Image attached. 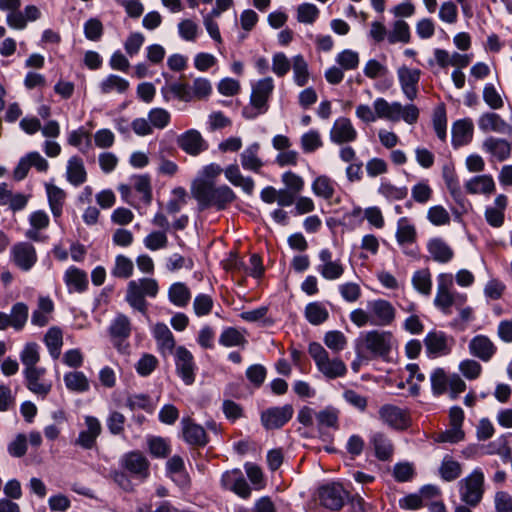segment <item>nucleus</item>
Listing matches in <instances>:
<instances>
[{
  "label": "nucleus",
  "mask_w": 512,
  "mask_h": 512,
  "mask_svg": "<svg viewBox=\"0 0 512 512\" xmlns=\"http://www.w3.org/2000/svg\"><path fill=\"white\" fill-rule=\"evenodd\" d=\"M355 115L366 124L381 119L393 123L402 120L408 125H414L418 122L420 110L413 103L403 105L399 101L389 102L383 97H377L373 101L372 107L367 104H359L356 107Z\"/></svg>",
  "instance_id": "nucleus-1"
},
{
  "label": "nucleus",
  "mask_w": 512,
  "mask_h": 512,
  "mask_svg": "<svg viewBox=\"0 0 512 512\" xmlns=\"http://www.w3.org/2000/svg\"><path fill=\"white\" fill-rule=\"evenodd\" d=\"M437 289L434 298V306L444 314L451 313V307L459 309V317L463 322H470L474 319V311L471 307H463L467 301V295L453 289V275L451 273H440L437 278Z\"/></svg>",
  "instance_id": "nucleus-2"
},
{
  "label": "nucleus",
  "mask_w": 512,
  "mask_h": 512,
  "mask_svg": "<svg viewBox=\"0 0 512 512\" xmlns=\"http://www.w3.org/2000/svg\"><path fill=\"white\" fill-rule=\"evenodd\" d=\"M396 315V308L390 301L378 298L368 301L366 309L352 310L349 319L358 328L365 326L387 327L394 323Z\"/></svg>",
  "instance_id": "nucleus-3"
},
{
  "label": "nucleus",
  "mask_w": 512,
  "mask_h": 512,
  "mask_svg": "<svg viewBox=\"0 0 512 512\" xmlns=\"http://www.w3.org/2000/svg\"><path fill=\"white\" fill-rule=\"evenodd\" d=\"M191 193L198 203L199 211L209 208L224 210L231 204L236 196L227 185L216 186L213 181L195 180L191 187Z\"/></svg>",
  "instance_id": "nucleus-4"
},
{
  "label": "nucleus",
  "mask_w": 512,
  "mask_h": 512,
  "mask_svg": "<svg viewBox=\"0 0 512 512\" xmlns=\"http://www.w3.org/2000/svg\"><path fill=\"white\" fill-rule=\"evenodd\" d=\"M394 336L390 331L370 330L361 333L355 343V351L364 352L371 358L385 359L391 353Z\"/></svg>",
  "instance_id": "nucleus-5"
},
{
  "label": "nucleus",
  "mask_w": 512,
  "mask_h": 512,
  "mask_svg": "<svg viewBox=\"0 0 512 512\" xmlns=\"http://www.w3.org/2000/svg\"><path fill=\"white\" fill-rule=\"evenodd\" d=\"M159 293L158 281L154 278H140L131 280L127 284L125 300L129 306L142 313L146 314L148 310V302L145 297L155 298Z\"/></svg>",
  "instance_id": "nucleus-6"
},
{
  "label": "nucleus",
  "mask_w": 512,
  "mask_h": 512,
  "mask_svg": "<svg viewBox=\"0 0 512 512\" xmlns=\"http://www.w3.org/2000/svg\"><path fill=\"white\" fill-rule=\"evenodd\" d=\"M274 87V80L271 77L260 79L252 85L249 105L242 110L245 119H255L269 110V100Z\"/></svg>",
  "instance_id": "nucleus-7"
},
{
  "label": "nucleus",
  "mask_w": 512,
  "mask_h": 512,
  "mask_svg": "<svg viewBox=\"0 0 512 512\" xmlns=\"http://www.w3.org/2000/svg\"><path fill=\"white\" fill-rule=\"evenodd\" d=\"M308 353L313 359L318 371L327 379L344 377L347 374V366L339 357H330L328 351L318 342H311Z\"/></svg>",
  "instance_id": "nucleus-8"
},
{
  "label": "nucleus",
  "mask_w": 512,
  "mask_h": 512,
  "mask_svg": "<svg viewBox=\"0 0 512 512\" xmlns=\"http://www.w3.org/2000/svg\"><path fill=\"white\" fill-rule=\"evenodd\" d=\"M485 476L480 468H475L469 475L460 480V499L470 507H476L483 498Z\"/></svg>",
  "instance_id": "nucleus-9"
},
{
  "label": "nucleus",
  "mask_w": 512,
  "mask_h": 512,
  "mask_svg": "<svg viewBox=\"0 0 512 512\" xmlns=\"http://www.w3.org/2000/svg\"><path fill=\"white\" fill-rule=\"evenodd\" d=\"M119 462L123 470L136 480L143 482L150 476V462L138 450L125 453Z\"/></svg>",
  "instance_id": "nucleus-10"
},
{
  "label": "nucleus",
  "mask_w": 512,
  "mask_h": 512,
  "mask_svg": "<svg viewBox=\"0 0 512 512\" xmlns=\"http://www.w3.org/2000/svg\"><path fill=\"white\" fill-rule=\"evenodd\" d=\"M175 370L186 385L195 382L197 365L193 354L185 346H177L174 353Z\"/></svg>",
  "instance_id": "nucleus-11"
},
{
  "label": "nucleus",
  "mask_w": 512,
  "mask_h": 512,
  "mask_svg": "<svg viewBox=\"0 0 512 512\" xmlns=\"http://www.w3.org/2000/svg\"><path fill=\"white\" fill-rule=\"evenodd\" d=\"M396 73L403 96L410 102L414 101L419 94V83L422 71L418 68L402 65L397 69Z\"/></svg>",
  "instance_id": "nucleus-12"
},
{
  "label": "nucleus",
  "mask_w": 512,
  "mask_h": 512,
  "mask_svg": "<svg viewBox=\"0 0 512 512\" xmlns=\"http://www.w3.org/2000/svg\"><path fill=\"white\" fill-rule=\"evenodd\" d=\"M464 421V411L462 408L455 406L449 412V428L445 431L438 433L435 436V441L439 443H458L465 438V433L462 429Z\"/></svg>",
  "instance_id": "nucleus-13"
},
{
  "label": "nucleus",
  "mask_w": 512,
  "mask_h": 512,
  "mask_svg": "<svg viewBox=\"0 0 512 512\" xmlns=\"http://www.w3.org/2000/svg\"><path fill=\"white\" fill-rule=\"evenodd\" d=\"M46 372L44 367L39 366L23 369L27 389L42 399L46 398L52 390V382L46 379Z\"/></svg>",
  "instance_id": "nucleus-14"
},
{
  "label": "nucleus",
  "mask_w": 512,
  "mask_h": 512,
  "mask_svg": "<svg viewBox=\"0 0 512 512\" xmlns=\"http://www.w3.org/2000/svg\"><path fill=\"white\" fill-rule=\"evenodd\" d=\"M294 408L291 404L267 408L261 413L260 419L267 430L280 429L293 417Z\"/></svg>",
  "instance_id": "nucleus-15"
},
{
  "label": "nucleus",
  "mask_w": 512,
  "mask_h": 512,
  "mask_svg": "<svg viewBox=\"0 0 512 512\" xmlns=\"http://www.w3.org/2000/svg\"><path fill=\"white\" fill-rule=\"evenodd\" d=\"M318 498L325 508L338 511L344 506L348 493L341 484L330 483L319 488Z\"/></svg>",
  "instance_id": "nucleus-16"
},
{
  "label": "nucleus",
  "mask_w": 512,
  "mask_h": 512,
  "mask_svg": "<svg viewBox=\"0 0 512 512\" xmlns=\"http://www.w3.org/2000/svg\"><path fill=\"white\" fill-rule=\"evenodd\" d=\"M220 485L224 490L231 491L243 499L251 496V488L240 469L225 471L221 475Z\"/></svg>",
  "instance_id": "nucleus-17"
},
{
  "label": "nucleus",
  "mask_w": 512,
  "mask_h": 512,
  "mask_svg": "<svg viewBox=\"0 0 512 512\" xmlns=\"http://www.w3.org/2000/svg\"><path fill=\"white\" fill-rule=\"evenodd\" d=\"M35 247L29 242H18L10 250L12 263L22 271H29L37 262Z\"/></svg>",
  "instance_id": "nucleus-18"
},
{
  "label": "nucleus",
  "mask_w": 512,
  "mask_h": 512,
  "mask_svg": "<svg viewBox=\"0 0 512 512\" xmlns=\"http://www.w3.org/2000/svg\"><path fill=\"white\" fill-rule=\"evenodd\" d=\"M109 335L113 345L122 351L127 347L126 340L130 337L132 332V323L128 316L118 314L110 323Z\"/></svg>",
  "instance_id": "nucleus-19"
},
{
  "label": "nucleus",
  "mask_w": 512,
  "mask_h": 512,
  "mask_svg": "<svg viewBox=\"0 0 512 512\" xmlns=\"http://www.w3.org/2000/svg\"><path fill=\"white\" fill-rule=\"evenodd\" d=\"M177 146L190 156H198L208 149V143L196 129H189L176 139Z\"/></svg>",
  "instance_id": "nucleus-20"
},
{
  "label": "nucleus",
  "mask_w": 512,
  "mask_h": 512,
  "mask_svg": "<svg viewBox=\"0 0 512 512\" xmlns=\"http://www.w3.org/2000/svg\"><path fill=\"white\" fill-rule=\"evenodd\" d=\"M379 419L392 429L403 430L409 426V415L406 410L392 404H384L378 411Z\"/></svg>",
  "instance_id": "nucleus-21"
},
{
  "label": "nucleus",
  "mask_w": 512,
  "mask_h": 512,
  "mask_svg": "<svg viewBox=\"0 0 512 512\" xmlns=\"http://www.w3.org/2000/svg\"><path fill=\"white\" fill-rule=\"evenodd\" d=\"M330 141L337 145L354 142L358 137L352 121L347 117L337 118L329 133Z\"/></svg>",
  "instance_id": "nucleus-22"
},
{
  "label": "nucleus",
  "mask_w": 512,
  "mask_h": 512,
  "mask_svg": "<svg viewBox=\"0 0 512 512\" xmlns=\"http://www.w3.org/2000/svg\"><path fill=\"white\" fill-rule=\"evenodd\" d=\"M453 340L442 331H431L424 338V345L429 357L448 355L452 350Z\"/></svg>",
  "instance_id": "nucleus-23"
},
{
  "label": "nucleus",
  "mask_w": 512,
  "mask_h": 512,
  "mask_svg": "<svg viewBox=\"0 0 512 512\" xmlns=\"http://www.w3.org/2000/svg\"><path fill=\"white\" fill-rule=\"evenodd\" d=\"M318 256L321 263L316 270L324 279L334 281L342 277L344 265L341 260L332 259V252L329 249H322Z\"/></svg>",
  "instance_id": "nucleus-24"
},
{
  "label": "nucleus",
  "mask_w": 512,
  "mask_h": 512,
  "mask_svg": "<svg viewBox=\"0 0 512 512\" xmlns=\"http://www.w3.org/2000/svg\"><path fill=\"white\" fill-rule=\"evenodd\" d=\"M151 332L156 341L157 350L162 356L166 357L167 355L174 353L177 348L176 340L173 333L165 323H156L152 327Z\"/></svg>",
  "instance_id": "nucleus-25"
},
{
  "label": "nucleus",
  "mask_w": 512,
  "mask_h": 512,
  "mask_svg": "<svg viewBox=\"0 0 512 512\" xmlns=\"http://www.w3.org/2000/svg\"><path fill=\"white\" fill-rule=\"evenodd\" d=\"M477 123L479 129L484 133L495 132L507 135L512 133V125L495 112L482 113L479 116Z\"/></svg>",
  "instance_id": "nucleus-26"
},
{
  "label": "nucleus",
  "mask_w": 512,
  "mask_h": 512,
  "mask_svg": "<svg viewBox=\"0 0 512 512\" xmlns=\"http://www.w3.org/2000/svg\"><path fill=\"white\" fill-rule=\"evenodd\" d=\"M482 150L490 155V160L503 162L510 157L511 144L504 138L489 136L482 142Z\"/></svg>",
  "instance_id": "nucleus-27"
},
{
  "label": "nucleus",
  "mask_w": 512,
  "mask_h": 512,
  "mask_svg": "<svg viewBox=\"0 0 512 512\" xmlns=\"http://www.w3.org/2000/svg\"><path fill=\"white\" fill-rule=\"evenodd\" d=\"M181 429L183 439L189 445L203 447L208 443L204 428L195 423L190 417L182 418Z\"/></svg>",
  "instance_id": "nucleus-28"
},
{
  "label": "nucleus",
  "mask_w": 512,
  "mask_h": 512,
  "mask_svg": "<svg viewBox=\"0 0 512 512\" xmlns=\"http://www.w3.org/2000/svg\"><path fill=\"white\" fill-rule=\"evenodd\" d=\"M468 349L472 356L483 362L490 361L497 351V347L491 339L481 334L476 335L470 340Z\"/></svg>",
  "instance_id": "nucleus-29"
},
{
  "label": "nucleus",
  "mask_w": 512,
  "mask_h": 512,
  "mask_svg": "<svg viewBox=\"0 0 512 512\" xmlns=\"http://www.w3.org/2000/svg\"><path fill=\"white\" fill-rule=\"evenodd\" d=\"M508 206V198L504 194H499L494 199L491 206L485 208L484 217L489 226L500 228L505 221V211Z\"/></svg>",
  "instance_id": "nucleus-30"
},
{
  "label": "nucleus",
  "mask_w": 512,
  "mask_h": 512,
  "mask_svg": "<svg viewBox=\"0 0 512 512\" xmlns=\"http://www.w3.org/2000/svg\"><path fill=\"white\" fill-rule=\"evenodd\" d=\"M86 429L79 433L76 444L84 449H92L98 436L101 434L102 426L100 421L94 416L85 417Z\"/></svg>",
  "instance_id": "nucleus-31"
},
{
  "label": "nucleus",
  "mask_w": 512,
  "mask_h": 512,
  "mask_svg": "<svg viewBox=\"0 0 512 512\" xmlns=\"http://www.w3.org/2000/svg\"><path fill=\"white\" fill-rule=\"evenodd\" d=\"M474 135V124L470 118L457 120L452 126V145L459 148L468 145Z\"/></svg>",
  "instance_id": "nucleus-32"
},
{
  "label": "nucleus",
  "mask_w": 512,
  "mask_h": 512,
  "mask_svg": "<svg viewBox=\"0 0 512 512\" xmlns=\"http://www.w3.org/2000/svg\"><path fill=\"white\" fill-rule=\"evenodd\" d=\"M427 251L430 258L440 264L450 262L454 257V251L442 238H431L427 242Z\"/></svg>",
  "instance_id": "nucleus-33"
},
{
  "label": "nucleus",
  "mask_w": 512,
  "mask_h": 512,
  "mask_svg": "<svg viewBox=\"0 0 512 512\" xmlns=\"http://www.w3.org/2000/svg\"><path fill=\"white\" fill-rule=\"evenodd\" d=\"M30 228L25 232L26 238L32 241H43L41 231L48 228L50 224L49 215L43 210H37L29 215Z\"/></svg>",
  "instance_id": "nucleus-34"
},
{
  "label": "nucleus",
  "mask_w": 512,
  "mask_h": 512,
  "mask_svg": "<svg viewBox=\"0 0 512 512\" xmlns=\"http://www.w3.org/2000/svg\"><path fill=\"white\" fill-rule=\"evenodd\" d=\"M63 280L69 293H83L88 288L87 273L75 266H70L65 271Z\"/></svg>",
  "instance_id": "nucleus-35"
},
{
  "label": "nucleus",
  "mask_w": 512,
  "mask_h": 512,
  "mask_svg": "<svg viewBox=\"0 0 512 512\" xmlns=\"http://www.w3.org/2000/svg\"><path fill=\"white\" fill-rule=\"evenodd\" d=\"M87 171L83 159L78 155L71 156L66 165V180L78 187L87 181Z\"/></svg>",
  "instance_id": "nucleus-36"
},
{
  "label": "nucleus",
  "mask_w": 512,
  "mask_h": 512,
  "mask_svg": "<svg viewBox=\"0 0 512 512\" xmlns=\"http://www.w3.org/2000/svg\"><path fill=\"white\" fill-rule=\"evenodd\" d=\"M466 192L469 194H481L489 196L496 190L494 179L489 174L472 177L465 183Z\"/></svg>",
  "instance_id": "nucleus-37"
},
{
  "label": "nucleus",
  "mask_w": 512,
  "mask_h": 512,
  "mask_svg": "<svg viewBox=\"0 0 512 512\" xmlns=\"http://www.w3.org/2000/svg\"><path fill=\"white\" fill-rule=\"evenodd\" d=\"M54 303L48 296L38 298L37 308L32 312L31 323L37 327L46 326L52 319Z\"/></svg>",
  "instance_id": "nucleus-38"
},
{
  "label": "nucleus",
  "mask_w": 512,
  "mask_h": 512,
  "mask_svg": "<svg viewBox=\"0 0 512 512\" xmlns=\"http://www.w3.org/2000/svg\"><path fill=\"white\" fill-rule=\"evenodd\" d=\"M395 236L397 243L400 246H406L416 242V227L408 217H401L397 221V230Z\"/></svg>",
  "instance_id": "nucleus-39"
},
{
  "label": "nucleus",
  "mask_w": 512,
  "mask_h": 512,
  "mask_svg": "<svg viewBox=\"0 0 512 512\" xmlns=\"http://www.w3.org/2000/svg\"><path fill=\"white\" fill-rule=\"evenodd\" d=\"M260 144L255 142L247 146L240 154L241 165L245 170L259 172L263 162L259 157Z\"/></svg>",
  "instance_id": "nucleus-40"
},
{
  "label": "nucleus",
  "mask_w": 512,
  "mask_h": 512,
  "mask_svg": "<svg viewBox=\"0 0 512 512\" xmlns=\"http://www.w3.org/2000/svg\"><path fill=\"white\" fill-rule=\"evenodd\" d=\"M168 476L177 484L186 486L189 483V477L185 471L184 460L179 455L172 456L166 463Z\"/></svg>",
  "instance_id": "nucleus-41"
},
{
  "label": "nucleus",
  "mask_w": 512,
  "mask_h": 512,
  "mask_svg": "<svg viewBox=\"0 0 512 512\" xmlns=\"http://www.w3.org/2000/svg\"><path fill=\"white\" fill-rule=\"evenodd\" d=\"M45 343L49 354L53 359H58L63 346V331L58 326L50 327L44 335Z\"/></svg>",
  "instance_id": "nucleus-42"
},
{
  "label": "nucleus",
  "mask_w": 512,
  "mask_h": 512,
  "mask_svg": "<svg viewBox=\"0 0 512 512\" xmlns=\"http://www.w3.org/2000/svg\"><path fill=\"white\" fill-rule=\"evenodd\" d=\"M66 388L74 393H85L90 389V382L82 371H70L63 377Z\"/></svg>",
  "instance_id": "nucleus-43"
},
{
  "label": "nucleus",
  "mask_w": 512,
  "mask_h": 512,
  "mask_svg": "<svg viewBox=\"0 0 512 512\" xmlns=\"http://www.w3.org/2000/svg\"><path fill=\"white\" fill-rule=\"evenodd\" d=\"M133 190L138 194L139 200L149 205L152 201V186L149 175H134L131 177Z\"/></svg>",
  "instance_id": "nucleus-44"
},
{
  "label": "nucleus",
  "mask_w": 512,
  "mask_h": 512,
  "mask_svg": "<svg viewBox=\"0 0 512 512\" xmlns=\"http://www.w3.org/2000/svg\"><path fill=\"white\" fill-rule=\"evenodd\" d=\"M371 444L375 450V456L381 461L392 458L394 447L391 440L383 433H375L371 438Z\"/></svg>",
  "instance_id": "nucleus-45"
},
{
  "label": "nucleus",
  "mask_w": 512,
  "mask_h": 512,
  "mask_svg": "<svg viewBox=\"0 0 512 512\" xmlns=\"http://www.w3.org/2000/svg\"><path fill=\"white\" fill-rule=\"evenodd\" d=\"M45 188L50 210L53 216L58 218L62 214L66 193L63 189L53 184H46Z\"/></svg>",
  "instance_id": "nucleus-46"
},
{
  "label": "nucleus",
  "mask_w": 512,
  "mask_h": 512,
  "mask_svg": "<svg viewBox=\"0 0 512 512\" xmlns=\"http://www.w3.org/2000/svg\"><path fill=\"white\" fill-rule=\"evenodd\" d=\"M168 299L176 307H186L191 299V291L185 283L175 282L168 289Z\"/></svg>",
  "instance_id": "nucleus-47"
},
{
  "label": "nucleus",
  "mask_w": 512,
  "mask_h": 512,
  "mask_svg": "<svg viewBox=\"0 0 512 512\" xmlns=\"http://www.w3.org/2000/svg\"><path fill=\"white\" fill-rule=\"evenodd\" d=\"M336 183L327 175H320L314 179L311 185L313 193L320 198L330 200L335 194Z\"/></svg>",
  "instance_id": "nucleus-48"
},
{
  "label": "nucleus",
  "mask_w": 512,
  "mask_h": 512,
  "mask_svg": "<svg viewBox=\"0 0 512 512\" xmlns=\"http://www.w3.org/2000/svg\"><path fill=\"white\" fill-rule=\"evenodd\" d=\"M130 84L129 81L115 74H110L106 78H104L100 84L99 89L102 94H110V93H125Z\"/></svg>",
  "instance_id": "nucleus-49"
},
{
  "label": "nucleus",
  "mask_w": 512,
  "mask_h": 512,
  "mask_svg": "<svg viewBox=\"0 0 512 512\" xmlns=\"http://www.w3.org/2000/svg\"><path fill=\"white\" fill-rule=\"evenodd\" d=\"M462 474V465L452 456L445 455L439 467L440 477L447 482L456 480Z\"/></svg>",
  "instance_id": "nucleus-50"
},
{
  "label": "nucleus",
  "mask_w": 512,
  "mask_h": 512,
  "mask_svg": "<svg viewBox=\"0 0 512 512\" xmlns=\"http://www.w3.org/2000/svg\"><path fill=\"white\" fill-rule=\"evenodd\" d=\"M411 39L410 27L402 19L396 20L392 29L388 32L387 41L389 44L409 43Z\"/></svg>",
  "instance_id": "nucleus-51"
},
{
  "label": "nucleus",
  "mask_w": 512,
  "mask_h": 512,
  "mask_svg": "<svg viewBox=\"0 0 512 512\" xmlns=\"http://www.w3.org/2000/svg\"><path fill=\"white\" fill-rule=\"evenodd\" d=\"M11 328L15 331H21L26 326L29 316V308L28 305L24 302L15 303L12 308L10 314H8Z\"/></svg>",
  "instance_id": "nucleus-52"
},
{
  "label": "nucleus",
  "mask_w": 512,
  "mask_h": 512,
  "mask_svg": "<svg viewBox=\"0 0 512 512\" xmlns=\"http://www.w3.org/2000/svg\"><path fill=\"white\" fill-rule=\"evenodd\" d=\"M305 317L312 325H321L329 318V311L321 302H311L305 307Z\"/></svg>",
  "instance_id": "nucleus-53"
},
{
  "label": "nucleus",
  "mask_w": 512,
  "mask_h": 512,
  "mask_svg": "<svg viewBox=\"0 0 512 512\" xmlns=\"http://www.w3.org/2000/svg\"><path fill=\"white\" fill-rule=\"evenodd\" d=\"M412 286L414 289L425 295L429 296L432 291V278H431V272L429 269L424 268L417 270L413 273L412 279Z\"/></svg>",
  "instance_id": "nucleus-54"
},
{
  "label": "nucleus",
  "mask_w": 512,
  "mask_h": 512,
  "mask_svg": "<svg viewBox=\"0 0 512 512\" xmlns=\"http://www.w3.org/2000/svg\"><path fill=\"white\" fill-rule=\"evenodd\" d=\"M219 343L224 347H243L247 344V339L240 330L227 327L221 332Z\"/></svg>",
  "instance_id": "nucleus-55"
},
{
  "label": "nucleus",
  "mask_w": 512,
  "mask_h": 512,
  "mask_svg": "<svg viewBox=\"0 0 512 512\" xmlns=\"http://www.w3.org/2000/svg\"><path fill=\"white\" fill-rule=\"evenodd\" d=\"M20 360L24 369L38 367L40 361V346L35 342H28L20 352Z\"/></svg>",
  "instance_id": "nucleus-56"
},
{
  "label": "nucleus",
  "mask_w": 512,
  "mask_h": 512,
  "mask_svg": "<svg viewBox=\"0 0 512 512\" xmlns=\"http://www.w3.org/2000/svg\"><path fill=\"white\" fill-rule=\"evenodd\" d=\"M325 346L333 353H340L348 344V339L342 331L330 330L323 337Z\"/></svg>",
  "instance_id": "nucleus-57"
},
{
  "label": "nucleus",
  "mask_w": 512,
  "mask_h": 512,
  "mask_svg": "<svg viewBox=\"0 0 512 512\" xmlns=\"http://www.w3.org/2000/svg\"><path fill=\"white\" fill-rule=\"evenodd\" d=\"M316 421L319 429L338 428L339 410L334 407H326L316 413Z\"/></svg>",
  "instance_id": "nucleus-58"
},
{
  "label": "nucleus",
  "mask_w": 512,
  "mask_h": 512,
  "mask_svg": "<svg viewBox=\"0 0 512 512\" xmlns=\"http://www.w3.org/2000/svg\"><path fill=\"white\" fill-rule=\"evenodd\" d=\"M292 69L295 83L303 87L309 81L308 64L302 55H296L292 58Z\"/></svg>",
  "instance_id": "nucleus-59"
},
{
  "label": "nucleus",
  "mask_w": 512,
  "mask_h": 512,
  "mask_svg": "<svg viewBox=\"0 0 512 512\" xmlns=\"http://www.w3.org/2000/svg\"><path fill=\"white\" fill-rule=\"evenodd\" d=\"M67 142L69 145L78 148L82 153L91 148V136L83 127L69 133Z\"/></svg>",
  "instance_id": "nucleus-60"
},
{
  "label": "nucleus",
  "mask_w": 512,
  "mask_h": 512,
  "mask_svg": "<svg viewBox=\"0 0 512 512\" xmlns=\"http://www.w3.org/2000/svg\"><path fill=\"white\" fill-rule=\"evenodd\" d=\"M432 122L437 137L445 142L447 139V115L444 106H439L434 110Z\"/></svg>",
  "instance_id": "nucleus-61"
},
{
  "label": "nucleus",
  "mask_w": 512,
  "mask_h": 512,
  "mask_svg": "<svg viewBox=\"0 0 512 512\" xmlns=\"http://www.w3.org/2000/svg\"><path fill=\"white\" fill-rule=\"evenodd\" d=\"M147 444L150 454L155 458H166L171 452L170 442L162 437H150Z\"/></svg>",
  "instance_id": "nucleus-62"
},
{
  "label": "nucleus",
  "mask_w": 512,
  "mask_h": 512,
  "mask_svg": "<svg viewBox=\"0 0 512 512\" xmlns=\"http://www.w3.org/2000/svg\"><path fill=\"white\" fill-rule=\"evenodd\" d=\"M134 264L132 260L124 255H118L115 258V264L112 269V275L117 278L127 279L133 275Z\"/></svg>",
  "instance_id": "nucleus-63"
},
{
  "label": "nucleus",
  "mask_w": 512,
  "mask_h": 512,
  "mask_svg": "<svg viewBox=\"0 0 512 512\" xmlns=\"http://www.w3.org/2000/svg\"><path fill=\"white\" fill-rule=\"evenodd\" d=\"M427 219L434 226H446L450 224L449 212L442 205H434L427 211Z\"/></svg>",
  "instance_id": "nucleus-64"
}]
</instances>
